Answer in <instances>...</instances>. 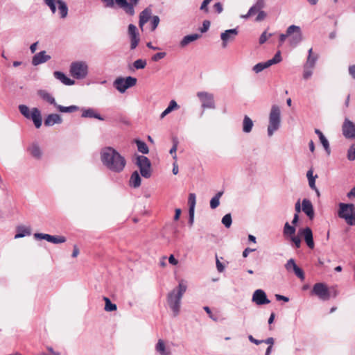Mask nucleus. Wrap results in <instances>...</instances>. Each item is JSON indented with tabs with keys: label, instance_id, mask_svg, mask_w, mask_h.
Instances as JSON below:
<instances>
[{
	"label": "nucleus",
	"instance_id": "f257e3e1",
	"mask_svg": "<svg viewBox=\"0 0 355 355\" xmlns=\"http://www.w3.org/2000/svg\"><path fill=\"white\" fill-rule=\"evenodd\" d=\"M100 158L103 166L113 173L122 172L126 165L125 157L112 147L103 148L100 153Z\"/></svg>",
	"mask_w": 355,
	"mask_h": 355
},
{
	"label": "nucleus",
	"instance_id": "f03ea898",
	"mask_svg": "<svg viewBox=\"0 0 355 355\" xmlns=\"http://www.w3.org/2000/svg\"><path fill=\"white\" fill-rule=\"evenodd\" d=\"M187 289V282L184 279H181L178 286L167 295V304L173 311L174 316H177L180 313L181 300Z\"/></svg>",
	"mask_w": 355,
	"mask_h": 355
},
{
	"label": "nucleus",
	"instance_id": "7ed1b4c3",
	"mask_svg": "<svg viewBox=\"0 0 355 355\" xmlns=\"http://www.w3.org/2000/svg\"><path fill=\"white\" fill-rule=\"evenodd\" d=\"M281 125V110L278 105H273L271 107L269 114V124L268 126V135L271 137L277 131Z\"/></svg>",
	"mask_w": 355,
	"mask_h": 355
},
{
	"label": "nucleus",
	"instance_id": "20e7f679",
	"mask_svg": "<svg viewBox=\"0 0 355 355\" xmlns=\"http://www.w3.org/2000/svg\"><path fill=\"white\" fill-rule=\"evenodd\" d=\"M338 216L349 225H355V206L353 204H339Z\"/></svg>",
	"mask_w": 355,
	"mask_h": 355
},
{
	"label": "nucleus",
	"instance_id": "39448f33",
	"mask_svg": "<svg viewBox=\"0 0 355 355\" xmlns=\"http://www.w3.org/2000/svg\"><path fill=\"white\" fill-rule=\"evenodd\" d=\"M88 64L85 61H76L70 64L69 72L76 79H84L88 74Z\"/></svg>",
	"mask_w": 355,
	"mask_h": 355
},
{
	"label": "nucleus",
	"instance_id": "423d86ee",
	"mask_svg": "<svg viewBox=\"0 0 355 355\" xmlns=\"http://www.w3.org/2000/svg\"><path fill=\"white\" fill-rule=\"evenodd\" d=\"M288 42L292 46H296L302 40L301 28L298 26L291 25L286 29Z\"/></svg>",
	"mask_w": 355,
	"mask_h": 355
},
{
	"label": "nucleus",
	"instance_id": "0eeeda50",
	"mask_svg": "<svg viewBox=\"0 0 355 355\" xmlns=\"http://www.w3.org/2000/svg\"><path fill=\"white\" fill-rule=\"evenodd\" d=\"M137 83V78L128 76L126 78L119 77L114 81V87L120 92L124 93L128 88L135 86Z\"/></svg>",
	"mask_w": 355,
	"mask_h": 355
},
{
	"label": "nucleus",
	"instance_id": "6e6552de",
	"mask_svg": "<svg viewBox=\"0 0 355 355\" xmlns=\"http://www.w3.org/2000/svg\"><path fill=\"white\" fill-rule=\"evenodd\" d=\"M136 164L139 168L141 175L148 178L151 176V164L148 157L144 155H138L136 157Z\"/></svg>",
	"mask_w": 355,
	"mask_h": 355
},
{
	"label": "nucleus",
	"instance_id": "1a4fd4ad",
	"mask_svg": "<svg viewBox=\"0 0 355 355\" xmlns=\"http://www.w3.org/2000/svg\"><path fill=\"white\" fill-rule=\"evenodd\" d=\"M313 295H316L320 300L327 301L330 299V293L327 286L324 283H316L311 291Z\"/></svg>",
	"mask_w": 355,
	"mask_h": 355
},
{
	"label": "nucleus",
	"instance_id": "9d476101",
	"mask_svg": "<svg viewBox=\"0 0 355 355\" xmlns=\"http://www.w3.org/2000/svg\"><path fill=\"white\" fill-rule=\"evenodd\" d=\"M117 6L122 8L123 11L129 16L135 15V7H136L139 0H114Z\"/></svg>",
	"mask_w": 355,
	"mask_h": 355
},
{
	"label": "nucleus",
	"instance_id": "9b49d317",
	"mask_svg": "<svg viewBox=\"0 0 355 355\" xmlns=\"http://www.w3.org/2000/svg\"><path fill=\"white\" fill-rule=\"evenodd\" d=\"M197 96L202 103L203 109H214L215 102L214 95L207 92H199Z\"/></svg>",
	"mask_w": 355,
	"mask_h": 355
},
{
	"label": "nucleus",
	"instance_id": "f8f14e48",
	"mask_svg": "<svg viewBox=\"0 0 355 355\" xmlns=\"http://www.w3.org/2000/svg\"><path fill=\"white\" fill-rule=\"evenodd\" d=\"M281 60H282L281 53H280V51H277L276 53V54L275 55V56L272 59L268 60V61H266L265 62L257 63V64H255L253 67L252 70L255 73H258L262 71L263 69L272 66V64H277V63L280 62Z\"/></svg>",
	"mask_w": 355,
	"mask_h": 355
},
{
	"label": "nucleus",
	"instance_id": "ddd939ff",
	"mask_svg": "<svg viewBox=\"0 0 355 355\" xmlns=\"http://www.w3.org/2000/svg\"><path fill=\"white\" fill-rule=\"evenodd\" d=\"M128 34L130 40V49L134 50L140 42L139 33L135 25L132 24L128 25Z\"/></svg>",
	"mask_w": 355,
	"mask_h": 355
},
{
	"label": "nucleus",
	"instance_id": "4468645a",
	"mask_svg": "<svg viewBox=\"0 0 355 355\" xmlns=\"http://www.w3.org/2000/svg\"><path fill=\"white\" fill-rule=\"evenodd\" d=\"M342 132L346 139H355V123L346 118L342 125Z\"/></svg>",
	"mask_w": 355,
	"mask_h": 355
},
{
	"label": "nucleus",
	"instance_id": "2eb2a0df",
	"mask_svg": "<svg viewBox=\"0 0 355 355\" xmlns=\"http://www.w3.org/2000/svg\"><path fill=\"white\" fill-rule=\"evenodd\" d=\"M238 34L239 31L237 28L228 29L223 32L220 34L223 48H226L228 43L234 42Z\"/></svg>",
	"mask_w": 355,
	"mask_h": 355
},
{
	"label": "nucleus",
	"instance_id": "dca6fc26",
	"mask_svg": "<svg viewBox=\"0 0 355 355\" xmlns=\"http://www.w3.org/2000/svg\"><path fill=\"white\" fill-rule=\"evenodd\" d=\"M34 237L37 239H44L55 244L62 243L66 241V238L63 236H52L43 233H35Z\"/></svg>",
	"mask_w": 355,
	"mask_h": 355
},
{
	"label": "nucleus",
	"instance_id": "f3484780",
	"mask_svg": "<svg viewBox=\"0 0 355 355\" xmlns=\"http://www.w3.org/2000/svg\"><path fill=\"white\" fill-rule=\"evenodd\" d=\"M252 301L259 306L270 303L265 291L261 289H257L253 293Z\"/></svg>",
	"mask_w": 355,
	"mask_h": 355
},
{
	"label": "nucleus",
	"instance_id": "a211bd4d",
	"mask_svg": "<svg viewBox=\"0 0 355 355\" xmlns=\"http://www.w3.org/2000/svg\"><path fill=\"white\" fill-rule=\"evenodd\" d=\"M285 268L288 272H293L301 280L304 279L305 276L303 270L297 266L293 259H290L287 261L285 264Z\"/></svg>",
	"mask_w": 355,
	"mask_h": 355
},
{
	"label": "nucleus",
	"instance_id": "6ab92c4d",
	"mask_svg": "<svg viewBox=\"0 0 355 355\" xmlns=\"http://www.w3.org/2000/svg\"><path fill=\"white\" fill-rule=\"evenodd\" d=\"M299 235L302 236L308 247L311 249H313L315 244L313 238V232L310 227H305L299 230Z\"/></svg>",
	"mask_w": 355,
	"mask_h": 355
},
{
	"label": "nucleus",
	"instance_id": "aec40b11",
	"mask_svg": "<svg viewBox=\"0 0 355 355\" xmlns=\"http://www.w3.org/2000/svg\"><path fill=\"white\" fill-rule=\"evenodd\" d=\"M265 6V0H257L254 5H253L248 10V13L245 15H242L241 17L247 19L250 17L253 16L256 13L262 10Z\"/></svg>",
	"mask_w": 355,
	"mask_h": 355
},
{
	"label": "nucleus",
	"instance_id": "412c9836",
	"mask_svg": "<svg viewBox=\"0 0 355 355\" xmlns=\"http://www.w3.org/2000/svg\"><path fill=\"white\" fill-rule=\"evenodd\" d=\"M51 59V56L47 55L45 51H42L36 53L32 58V64L34 66H37L40 64L44 63Z\"/></svg>",
	"mask_w": 355,
	"mask_h": 355
},
{
	"label": "nucleus",
	"instance_id": "4be33fe9",
	"mask_svg": "<svg viewBox=\"0 0 355 355\" xmlns=\"http://www.w3.org/2000/svg\"><path fill=\"white\" fill-rule=\"evenodd\" d=\"M302 210L311 220L314 218V210L311 202L304 198L302 202Z\"/></svg>",
	"mask_w": 355,
	"mask_h": 355
},
{
	"label": "nucleus",
	"instance_id": "5701e85b",
	"mask_svg": "<svg viewBox=\"0 0 355 355\" xmlns=\"http://www.w3.org/2000/svg\"><path fill=\"white\" fill-rule=\"evenodd\" d=\"M53 76L56 79L59 80L65 85H73L75 84V81L73 80L68 78L64 73L61 71H54Z\"/></svg>",
	"mask_w": 355,
	"mask_h": 355
},
{
	"label": "nucleus",
	"instance_id": "b1692460",
	"mask_svg": "<svg viewBox=\"0 0 355 355\" xmlns=\"http://www.w3.org/2000/svg\"><path fill=\"white\" fill-rule=\"evenodd\" d=\"M62 121L60 116L58 114H49L44 120V125L46 126H52L54 124L61 123Z\"/></svg>",
	"mask_w": 355,
	"mask_h": 355
},
{
	"label": "nucleus",
	"instance_id": "393cba45",
	"mask_svg": "<svg viewBox=\"0 0 355 355\" xmlns=\"http://www.w3.org/2000/svg\"><path fill=\"white\" fill-rule=\"evenodd\" d=\"M30 119L33 120L37 128H40V126L42 125V116L40 111L37 108L34 107L31 110V114Z\"/></svg>",
	"mask_w": 355,
	"mask_h": 355
},
{
	"label": "nucleus",
	"instance_id": "a878e982",
	"mask_svg": "<svg viewBox=\"0 0 355 355\" xmlns=\"http://www.w3.org/2000/svg\"><path fill=\"white\" fill-rule=\"evenodd\" d=\"M152 11L150 8L144 9L139 15V25L143 29L144 24L149 20L151 17Z\"/></svg>",
	"mask_w": 355,
	"mask_h": 355
},
{
	"label": "nucleus",
	"instance_id": "bb28decb",
	"mask_svg": "<svg viewBox=\"0 0 355 355\" xmlns=\"http://www.w3.org/2000/svg\"><path fill=\"white\" fill-rule=\"evenodd\" d=\"M155 349L160 355H171L170 348L166 346L164 340L162 339L158 340Z\"/></svg>",
	"mask_w": 355,
	"mask_h": 355
},
{
	"label": "nucleus",
	"instance_id": "cd10ccee",
	"mask_svg": "<svg viewBox=\"0 0 355 355\" xmlns=\"http://www.w3.org/2000/svg\"><path fill=\"white\" fill-rule=\"evenodd\" d=\"M82 117L83 118H95L100 121H103L104 118L102 117L95 110L92 108L83 110Z\"/></svg>",
	"mask_w": 355,
	"mask_h": 355
},
{
	"label": "nucleus",
	"instance_id": "c85d7f7f",
	"mask_svg": "<svg viewBox=\"0 0 355 355\" xmlns=\"http://www.w3.org/2000/svg\"><path fill=\"white\" fill-rule=\"evenodd\" d=\"M200 37L201 35L197 33L186 35L181 40L180 45L181 47H184L189 43L197 40Z\"/></svg>",
	"mask_w": 355,
	"mask_h": 355
},
{
	"label": "nucleus",
	"instance_id": "c756f323",
	"mask_svg": "<svg viewBox=\"0 0 355 355\" xmlns=\"http://www.w3.org/2000/svg\"><path fill=\"white\" fill-rule=\"evenodd\" d=\"M179 105L175 100H171L169 103L168 106L160 114V119H164L166 115L173 112V110H178Z\"/></svg>",
	"mask_w": 355,
	"mask_h": 355
},
{
	"label": "nucleus",
	"instance_id": "7c9ffc66",
	"mask_svg": "<svg viewBox=\"0 0 355 355\" xmlns=\"http://www.w3.org/2000/svg\"><path fill=\"white\" fill-rule=\"evenodd\" d=\"M254 123L252 120L247 115L244 116L243 121V132L249 133L252 131Z\"/></svg>",
	"mask_w": 355,
	"mask_h": 355
},
{
	"label": "nucleus",
	"instance_id": "2f4dec72",
	"mask_svg": "<svg viewBox=\"0 0 355 355\" xmlns=\"http://www.w3.org/2000/svg\"><path fill=\"white\" fill-rule=\"evenodd\" d=\"M141 179L137 171L132 173L130 179V185L134 188H137L141 185Z\"/></svg>",
	"mask_w": 355,
	"mask_h": 355
},
{
	"label": "nucleus",
	"instance_id": "473e14b6",
	"mask_svg": "<svg viewBox=\"0 0 355 355\" xmlns=\"http://www.w3.org/2000/svg\"><path fill=\"white\" fill-rule=\"evenodd\" d=\"M38 95L44 101L49 103L50 104L53 105L54 106L56 105L55 98L46 91L45 90H39Z\"/></svg>",
	"mask_w": 355,
	"mask_h": 355
},
{
	"label": "nucleus",
	"instance_id": "72a5a7b5",
	"mask_svg": "<svg viewBox=\"0 0 355 355\" xmlns=\"http://www.w3.org/2000/svg\"><path fill=\"white\" fill-rule=\"evenodd\" d=\"M17 230V233L15 234V239L22 238L31 234V229L24 226L18 227Z\"/></svg>",
	"mask_w": 355,
	"mask_h": 355
},
{
	"label": "nucleus",
	"instance_id": "f704fd0d",
	"mask_svg": "<svg viewBox=\"0 0 355 355\" xmlns=\"http://www.w3.org/2000/svg\"><path fill=\"white\" fill-rule=\"evenodd\" d=\"M58 10L60 17L64 19L67 16L68 8L65 2L62 0H58Z\"/></svg>",
	"mask_w": 355,
	"mask_h": 355
},
{
	"label": "nucleus",
	"instance_id": "c9c22d12",
	"mask_svg": "<svg viewBox=\"0 0 355 355\" xmlns=\"http://www.w3.org/2000/svg\"><path fill=\"white\" fill-rule=\"evenodd\" d=\"M296 229L295 226L291 225L288 222L284 224L283 233L286 236H290V238L293 236H295Z\"/></svg>",
	"mask_w": 355,
	"mask_h": 355
},
{
	"label": "nucleus",
	"instance_id": "e433bc0d",
	"mask_svg": "<svg viewBox=\"0 0 355 355\" xmlns=\"http://www.w3.org/2000/svg\"><path fill=\"white\" fill-rule=\"evenodd\" d=\"M55 107L60 112H73L75 111H77L79 109L78 107L76 105H71L69 107H64L62 105H58L57 103L55 105Z\"/></svg>",
	"mask_w": 355,
	"mask_h": 355
},
{
	"label": "nucleus",
	"instance_id": "4c0bfd02",
	"mask_svg": "<svg viewBox=\"0 0 355 355\" xmlns=\"http://www.w3.org/2000/svg\"><path fill=\"white\" fill-rule=\"evenodd\" d=\"M223 191L218 192L215 196H214L210 200V207L211 209H216L220 204V198L223 195Z\"/></svg>",
	"mask_w": 355,
	"mask_h": 355
},
{
	"label": "nucleus",
	"instance_id": "58836bf2",
	"mask_svg": "<svg viewBox=\"0 0 355 355\" xmlns=\"http://www.w3.org/2000/svg\"><path fill=\"white\" fill-rule=\"evenodd\" d=\"M29 151L35 158L40 159L42 156V151L37 144H33L29 148Z\"/></svg>",
	"mask_w": 355,
	"mask_h": 355
},
{
	"label": "nucleus",
	"instance_id": "ea45409f",
	"mask_svg": "<svg viewBox=\"0 0 355 355\" xmlns=\"http://www.w3.org/2000/svg\"><path fill=\"white\" fill-rule=\"evenodd\" d=\"M135 143L137 146L138 150L143 154H148L149 152V149L146 144L140 140H136Z\"/></svg>",
	"mask_w": 355,
	"mask_h": 355
},
{
	"label": "nucleus",
	"instance_id": "a19ab883",
	"mask_svg": "<svg viewBox=\"0 0 355 355\" xmlns=\"http://www.w3.org/2000/svg\"><path fill=\"white\" fill-rule=\"evenodd\" d=\"M103 300L105 302L104 309L106 311L110 312V311H114L116 310V309H117L116 305L115 304L112 303V302L110 301V300L108 297H104Z\"/></svg>",
	"mask_w": 355,
	"mask_h": 355
},
{
	"label": "nucleus",
	"instance_id": "79ce46f5",
	"mask_svg": "<svg viewBox=\"0 0 355 355\" xmlns=\"http://www.w3.org/2000/svg\"><path fill=\"white\" fill-rule=\"evenodd\" d=\"M318 59V55L317 54H315L314 56H308L307 60L304 65L311 68H314Z\"/></svg>",
	"mask_w": 355,
	"mask_h": 355
},
{
	"label": "nucleus",
	"instance_id": "37998d69",
	"mask_svg": "<svg viewBox=\"0 0 355 355\" xmlns=\"http://www.w3.org/2000/svg\"><path fill=\"white\" fill-rule=\"evenodd\" d=\"M19 110L21 114L24 117H26V119H30L31 118V111L30 112V110L28 107V106H26L25 105H20L19 106Z\"/></svg>",
	"mask_w": 355,
	"mask_h": 355
},
{
	"label": "nucleus",
	"instance_id": "c03bdc74",
	"mask_svg": "<svg viewBox=\"0 0 355 355\" xmlns=\"http://www.w3.org/2000/svg\"><path fill=\"white\" fill-rule=\"evenodd\" d=\"M196 194L195 193H190L189 196V200L188 203L189 205V211H194L195 210V206H196Z\"/></svg>",
	"mask_w": 355,
	"mask_h": 355
},
{
	"label": "nucleus",
	"instance_id": "a18cd8bd",
	"mask_svg": "<svg viewBox=\"0 0 355 355\" xmlns=\"http://www.w3.org/2000/svg\"><path fill=\"white\" fill-rule=\"evenodd\" d=\"M147 62L144 59H138L133 62V66L136 69H143L146 67Z\"/></svg>",
	"mask_w": 355,
	"mask_h": 355
},
{
	"label": "nucleus",
	"instance_id": "49530a36",
	"mask_svg": "<svg viewBox=\"0 0 355 355\" xmlns=\"http://www.w3.org/2000/svg\"><path fill=\"white\" fill-rule=\"evenodd\" d=\"M173 145L172 146V148H171L170 150V154H171L173 155V159H175V161L177 160V155H176V151H177V149H178V140L177 138H173Z\"/></svg>",
	"mask_w": 355,
	"mask_h": 355
},
{
	"label": "nucleus",
	"instance_id": "de8ad7c7",
	"mask_svg": "<svg viewBox=\"0 0 355 355\" xmlns=\"http://www.w3.org/2000/svg\"><path fill=\"white\" fill-rule=\"evenodd\" d=\"M303 68V78L304 80H308L311 77L313 74V70L314 68H311L305 65H304Z\"/></svg>",
	"mask_w": 355,
	"mask_h": 355
},
{
	"label": "nucleus",
	"instance_id": "09e8293b",
	"mask_svg": "<svg viewBox=\"0 0 355 355\" xmlns=\"http://www.w3.org/2000/svg\"><path fill=\"white\" fill-rule=\"evenodd\" d=\"M347 157L349 161L355 160V143L349 148Z\"/></svg>",
	"mask_w": 355,
	"mask_h": 355
},
{
	"label": "nucleus",
	"instance_id": "8fccbe9b",
	"mask_svg": "<svg viewBox=\"0 0 355 355\" xmlns=\"http://www.w3.org/2000/svg\"><path fill=\"white\" fill-rule=\"evenodd\" d=\"M222 223L226 227H230L232 225V216L230 214H225L222 218Z\"/></svg>",
	"mask_w": 355,
	"mask_h": 355
},
{
	"label": "nucleus",
	"instance_id": "3c124183",
	"mask_svg": "<svg viewBox=\"0 0 355 355\" xmlns=\"http://www.w3.org/2000/svg\"><path fill=\"white\" fill-rule=\"evenodd\" d=\"M45 3L50 8L53 13L56 11V3L58 4V0H46Z\"/></svg>",
	"mask_w": 355,
	"mask_h": 355
},
{
	"label": "nucleus",
	"instance_id": "603ef678",
	"mask_svg": "<svg viewBox=\"0 0 355 355\" xmlns=\"http://www.w3.org/2000/svg\"><path fill=\"white\" fill-rule=\"evenodd\" d=\"M320 143L322 144V145L323 146L324 148L327 151V153L328 154H329L330 153V147H329V141L327 139V138L324 136L321 137V138H320Z\"/></svg>",
	"mask_w": 355,
	"mask_h": 355
},
{
	"label": "nucleus",
	"instance_id": "864d4df0",
	"mask_svg": "<svg viewBox=\"0 0 355 355\" xmlns=\"http://www.w3.org/2000/svg\"><path fill=\"white\" fill-rule=\"evenodd\" d=\"M212 0H204L200 6V9L206 13L209 12L208 5Z\"/></svg>",
	"mask_w": 355,
	"mask_h": 355
},
{
	"label": "nucleus",
	"instance_id": "5fc2aeb1",
	"mask_svg": "<svg viewBox=\"0 0 355 355\" xmlns=\"http://www.w3.org/2000/svg\"><path fill=\"white\" fill-rule=\"evenodd\" d=\"M159 17L157 15L153 16L152 17V21H151L152 31H155L156 29V28L159 25Z\"/></svg>",
	"mask_w": 355,
	"mask_h": 355
},
{
	"label": "nucleus",
	"instance_id": "6e6d98bb",
	"mask_svg": "<svg viewBox=\"0 0 355 355\" xmlns=\"http://www.w3.org/2000/svg\"><path fill=\"white\" fill-rule=\"evenodd\" d=\"M166 54L165 52L157 53L152 57V60L154 62H157V61L164 58L166 56Z\"/></svg>",
	"mask_w": 355,
	"mask_h": 355
},
{
	"label": "nucleus",
	"instance_id": "4d7b16f0",
	"mask_svg": "<svg viewBox=\"0 0 355 355\" xmlns=\"http://www.w3.org/2000/svg\"><path fill=\"white\" fill-rule=\"evenodd\" d=\"M271 35H272V34H271V33H270V34H268H268H267V33H266V31H264V32L261 35V36H260V37H259V43H260L261 44H262L265 43V42L267 41V40L268 39V37H270Z\"/></svg>",
	"mask_w": 355,
	"mask_h": 355
},
{
	"label": "nucleus",
	"instance_id": "13d9d810",
	"mask_svg": "<svg viewBox=\"0 0 355 355\" xmlns=\"http://www.w3.org/2000/svg\"><path fill=\"white\" fill-rule=\"evenodd\" d=\"M291 241L294 243L297 248H299L301 246V240L299 236H293L291 237Z\"/></svg>",
	"mask_w": 355,
	"mask_h": 355
},
{
	"label": "nucleus",
	"instance_id": "bf43d9fd",
	"mask_svg": "<svg viewBox=\"0 0 355 355\" xmlns=\"http://www.w3.org/2000/svg\"><path fill=\"white\" fill-rule=\"evenodd\" d=\"M210 26V21L208 20H205L203 21L202 26L200 28L201 33H205L208 31Z\"/></svg>",
	"mask_w": 355,
	"mask_h": 355
},
{
	"label": "nucleus",
	"instance_id": "052dcab7",
	"mask_svg": "<svg viewBox=\"0 0 355 355\" xmlns=\"http://www.w3.org/2000/svg\"><path fill=\"white\" fill-rule=\"evenodd\" d=\"M266 17V13L263 11L262 10H260V11L258 12V15L256 17L257 21H261L263 20Z\"/></svg>",
	"mask_w": 355,
	"mask_h": 355
},
{
	"label": "nucleus",
	"instance_id": "680f3d73",
	"mask_svg": "<svg viewBox=\"0 0 355 355\" xmlns=\"http://www.w3.org/2000/svg\"><path fill=\"white\" fill-rule=\"evenodd\" d=\"M214 9L216 10V12L217 13H220L223 8V5L220 3V2H218V3H216L214 5Z\"/></svg>",
	"mask_w": 355,
	"mask_h": 355
},
{
	"label": "nucleus",
	"instance_id": "e2e57ef3",
	"mask_svg": "<svg viewBox=\"0 0 355 355\" xmlns=\"http://www.w3.org/2000/svg\"><path fill=\"white\" fill-rule=\"evenodd\" d=\"M216 268L218 272H222L224 270V266L223 263L216 258Z\"/></svg>",
	"mask_w": 355,
	"mask_h": 355
},
{
	"label": "nucleus",
	"instance_id": "0e129e2a",
	"mask_svg": "<svg viewBox=\"0 0 355 355\" xmlns=\"http://www.w3.org/2000/svg\"><path fill=\"white\" fill-rule=\"evenodd\" d=\"M313 171L312 168L309 169L306 173V177L308 180L310 179H316L318 178V175L313 176Z\"/></svg>",
	"mask_w": 355,
	"mask_h": 355
},
{
	"label": "nucleus",
	"instance_id": "69168bd1",
	"mask_svg": "<svg viewBox=\"0 0 355 355\" xmlns=\"http://www.w3.org/2000/svg\"><path fill=\"white\" fill-rule=\"evenodd\" d=\"M104 3L105 6L107 8H112L114 7V0H101Z\"/></svg>",
	"mask_w": 355,
	"mask_h": 355
},
{
	"label": "nucleus",
	"instance_id": "338daca9",
	"mask_svg": "<svg viewBox=\"0 0 355 355\" xmlns=\"http://www.w3.org/2000/svg\"><path fill=\"white\" fill-rule=\"evenodd\" d=\"M168 262L173 266H175L178 263V261L175 258V257L173 254H171L169 256Z\"/></svg>",
	"mask_w": 355,
	"mask_h": 355
},
{
	"label": "nucleus",
	"instance_id": "774afa93",
	"mask_svg": "<svg viewBox=\"0 0 355 355\" xmlns=\"http://www.w3.org/2000/svg\"><path fill=\"white\" fill-rule=\"evenodd\" d=\"M349 73L354 79H355V64L349 66Z\"/></svg>",
	"mask_w": 355,
	"mask_h": 355
}]
</instances>
